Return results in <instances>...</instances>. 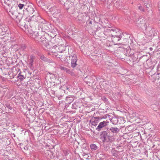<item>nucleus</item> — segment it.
Here are the masks:
<instances>
[{
  "instance_id": "nucleus-1",
  "label": "nucleus",
  "mask_w": 160,
  "mask_h": 160,
  "mask_svg": "<svg viewBox=\"0 0 160 160\" xmlns=\"http://www.w3.org/2000/svg\"><path fill=\"white\" fill-rule=\"evenodd\" d=\"M105 35L109 36H111L112 41H119L122 37V32L120 30L118 29H112L109 28L105 30L104 32Z\"/></svg>"
},
{
  "instance_id": "nucleus-2",
  "label": "nucleus",
  "mask_w": 160,
  "mask_h": 160,
  "mask_svg": "<svg viewBox=\"0 0 160 160\" xmlns=\"http://www.w3.org/2000/svg\"><path fill=\"white\" fill-rule=\"evenodd\" d=\"M8 14L17 22H19L22 19L21 15L18 12L15 8L12 7Z\"/></svg>"
},
{
  "instance_id": "nucleus-3",
  "label": "nucleus",
  "mask_w": 160,
  "mask_h": 160,
  "mask_svg": "<svg viewBox=\"0 0 160 160\" xmlns=\"http://www.w3.org/2000/svg\"><path fill=\"white\" fill-rule=\"evenodd\" d=\"M24 8L25 9V10L24 11V13L29 16L32 14L34 12V6L31 3L27 4L26 7H25Z\"/></svg>"
},
{
  "instance_id": "nucleus-4",
  "label": "nucleus",
  "mask_w": 160,
  "mask_h": 160,
  "mask_svg": "<svg viewBox=\"0 0 160 160\" xmlns=\"http://www.w3.org/2000/svg\"><path fill=\"white\" fill-rule=\"evenodd\" d=\"M30 37H32L34 39H36V40L40 42H42L45 46H46L47 44V39L46 38H41V36L39 35L38 32L37 34L35 33V34H32Z\"/></svg>"
},
{
  "instance_id": "nucleus-5",
  "label": "nucleus",
  "mask_w": 160,
  "mask_h": 160,
  "mask_svg": "<svg viewBox=\"0 0 160 160\" xmlns=\"http://www.w3.org/2000/svg\"><path fill=\"white\" fill-rule=\"evenodd\" d=\"M36 57L33 55H31L30 56L29 61V67L32 70H33V62L36 59Z\"/></svg>"
},
{
  "instance_id": "nucleus-6",
  "label": "nucleus",
  "mask_w": 160,
  "mask_h": 160,
  "mask_svg": "<svg viewBox=\"0 0 160 160\" xmlns=\"http://www.w3.org/2000/svg\"><path fill=\"white\" fill-rule=\"evenodd\" d=\"M109 123V122L108 120L104 121L102 122H100L98 126L96 128V129L98 131H100L102 128L105 126L107 125Z\"/></svg>"
},
{
  "instance_id": "nucleus-7",
  "label": "nucleus",
  "mask_w": 160,
  "mask_h": 160,
  "mask_svg": "<svg viewBox=\"0 0 160 160\" xmlns=\"http://www.w3.org/2000/svg\"><path fill=\"white\" fill-rule=\"evenodd\" d=\"M94 78L95 77L94 76H87L84 79V81L88 85L90 86L91 83H93Z\"/></svg>"
},
{
  "instance_id": "nucleus-8",
  "label": "nucleus",
  "mask_w": 160,
  "mask_h": 160,
  "mask_svg": "<svg viewBox=\"0 0 160 160\" xmlns=\"http://www.w3.org/2000/svg\"><path fill=\"white\" fill-rule=\"evenodd\" d=\"M72 58L71 60V66L74 68L76 67L77 64L76 62L77 61V58L76 55L73 54L72 55Z\"/></svg>"
},
{
  "instance_id": "nucleus-9",
  "label": "nucleus",
  "mask_w": 160,
  "mask_h": 160,
  "mask_svg": "<svg viewBox=\"0 0 160 160\" xmlns=\"http://www.w3.org/2000/svg\"><path fill=\"white\" fill-rule=\"evenodd\" d=\"M59 53H62L65 50V47L62 45H60L58 46H56L54 48Z\"/></svg>"
},
{
  "instance_id": "nucleus-10",
  "label": "nucleus",
  "mask_w": 160,
  "mask_h": 160,
  "mask_svg": "<svg viewBox=\"0 0 160 160\" xmlns=\"http://www.w3.org/2000/svg\"><path fill=\"white\" fill-rule=\"evenodd\" d=\"M45 156H46L48 158H50L51 159H53L54 156H53L52 152L50 151H47L45 153Z\"/></svg>"
},
{
  "instance_id": "nucleus-11",
  "label": "nucleus",
  "mask_w": 160,
  "mask_h": 160,
  "mask_svg": "<svg viewBox=\"0 0 160 160\" xmlns=\"http://www.w3.org/2000/svg\"><path fill=\"white\" fill-rule=\"evenodd\" d=\"M109 130L113 133H117L120 131V129L117 127H111Z\"/></svg>"
},
{
  "instance_id": "nucleus-12",
  "label": "nucleus",
  "mask_w": 160,
  "mask_h": 160,
  "mask_svg": "<svg viewBox=\"0 0 160 160\" xmlns=\"http://www.w3.org/2000/svg\"><path fill=\"white\" fill-rule=\"evenodd\" d=\"M97 118L94 117L92 119L90 120V122L91 124L93 126H96L97 125L98 121L97 119Z\"/></svg>"
},
{
  "instance_id": "nucleus-13",
  "label": "nucleus",
  "mask_w": 160,
  "mask_h": 160,
  "mask_svg": "<svg viewBox=\"0 0 160 160\" xmlns=\"http://www.w3.org/2000/svg\"><path fill=\"white\" fill-rule=\"evenodd\" d=\"M40 58L41 60L44 61L49 63L52 62V60L45 57L43 55H41Z\"/></svg>"
},
{
  "instance_id": "nucleus-14",
  "label": "nucleus",
  "mask_w": 160,
  "mask_h": 160,
  "mask_svg": "<svg viewBox=\"0 0 160 160\" xmlns=\"http://www.w3.org/2000/svg\"><path fill=\"white\" fill-rule=\"evenodd\" d=\"M142 22L143 23H142L141 26L142 28H143L144 29H146L148 26V23L147 21L145 20H142Z\"/></svg>"
},
{
  "instance_id": "nucleus-15",
  "label": "nucleus",
  "mask_w": 160,
  "mask_h": 160,
  "mask_svg": "<svg viewBox=\"0 0 160 160\" xmlns=\"http://www.w3.org/2000/svg\"><path fill=\"white\" fill-rule=\"evenodd\" d=\"M110 121L113 124H116L118 122V118L115 117H112L110 119Z\"/></svg>"
},
{
  "instance_id": "nucleus-16",
  "label": "nucleus",
  "mask_w": 160,
  "mask_h": 160,
  "mask_svg": "<svg viewBox=\"0 0 160 160\" xmlns=\"http://www.w3.org/2000/svg\"><path fill=\"white\" fill-rule=\"evenodd\" d=\"M118 151H116L114 149H112L111 151L112 154L116 157H117L118 156Z\"/></svg>"
},
{
  "instance_id": "nucleus-17",
  "label": "nucleus",
  "mask_w": 160,
  "mask_h": 160,
  "mask_svg": "<svg viewBox=\"0 0 160 160\" xmlns=\"http://www.w3.org/2000/svg\"><path fill=\"white\" fill-rule=\"evenodd\" d=\"M28 35H29L30 37L32 34H35V33H36V34L38 33V32L33 31L30 28H28Z\"/></svg>"
},
{
  "instance_id": "nucleus-18",
  "label": "nucleus",
  "mask_w": 160,
  "mask_h": 160,
  "mask_svg": "<svg viewBox=\"0 0 160 160\" xmlns=\"http://www.w3.org/2000/svg\"><path fill=\"white\" fill-rule=\"evenodd\" d=\"M74 98L71 96H68L66 97V100L69 103H71L74 100Z\"/></svg>"
},
{
  "instance_id": "nucleus-19",
  "label": "nucleus",
  "mask_w": 160,
  "mask_h": 160,
  "mask_svg": "<svg viewBox=\"0 0 160 160\" xmlns=\"http://www.w3.org/2000/svg\"><path fill=\"white\" fill-rule=\"evenodd\" d=\"M90 148L92 151H95L98 149V147L95 144H92L90 145Z\"/></svg>"
},
{
  "instance_id": "nucleus-20",
  "label": "nucleus",
  "mask_w": 160,
  "mask_h": 160,
  "mask_svg": "<svg viewBox=\"0 0 160 160\" xmlns=\"http://www.w3.org/2000/svg\"><path fill=\"white\" fill-rule=\"evenodd\" d=\"M56 8V7L54 6L49 8V10L50 12H52V14L54 15L56 13V11L57 10Z\"/></svg>"
},
{
  "instance_id": "nucleus-21",
  "label": "nucleus",
  "mask_w": 160,
  "mask_h": 160,
  "mask_svg": "<svg viewBox=\"0 0 160 160\" xmlns=\"http://www.w3.org/2000/svg\"><path fill=\"white\" fill-rule=\"evenodd\" d=\"M18 79H20L21 81H23V79L24 78H25L23 75L21 74V73H20L18 74Z\"/></svg>"
},
{
  "instance_id": "nucleus-22",
  "label": "nucleus",
  "mask_w": 160,
  "mask_h": 160,
  "mask_svg": "<svg viewBox=\"0 0 160 160\" xmlns=\"http://www.w3.org/2000/svg\"><path fill=\"white\" fill-rule=\"evenodd\" d=\"M26 49V46L25 44H22L20 46L19 49L22 51H25Z\"/></svg>"
},
{
  "instance_id": "nucleus-23",
  "label": "nucleus",
  "mask_w": 160,
  "mask_h": 160,
  "mask_svg": "<svg viewBox=\"0 0 160 160\" xmlns=\"http://www.w3.org/2000/svg\"><path fill=\"white\" fill-rule=\"evenodd\" d=\"M18 7L20 9H21L22 8L24 7V8L25 7H26V5H25L23 4H19L18 5Z\"/></svg>"
},
{
  "instance_id": "nucleus-24",
  "label": "nucleus",
  "mask_w": 160,
  "mask_h": 160,
  "mask_svg": "<svg viewBox=\"0 0 160 160\" xmlns=\"http://www.w3.org/2000/svg\"><path fill=\"white\" fill-rule=\"evenodd\" d=\"M78 102H75L72 104V107L74 108H77L78 107Z\"/></svg>"
},
{
  "instance_id": "nucleus-25",
  "label": "nucleus",
  "mask_w": 160,
  "mask_h": 160,
  "mask_svg": "<svg viewBox=\"0 0 160 160\" xmlns=\"http://www.w3.org/2000/svg\"><path fill=\"white\" fill-rule=\"evenodd\" d=\"M49 75L50 78H51L54 79V78H55V76L53 74L49 73Z\"/></svg>"
},
{
  "instance_id": "nucleus-26",
  "label": "nucleus",
  "mask_w": 160,
  "mask_h": 160,
  "mask_svg": "<svg viewBox=\"0 0 160 160\" xmlns=\"http://www.w3.org/2000/svg\"><path fill=\"white\" fill-rule=\"evenodd\" d=\"M65 2H66V0H61V1H60V3L62 4H64V5H65V4L66 5H67L68 4V3L69 2V1H68L67 2V3H64Z\"/></svg>"
},
{
  "instance_id": "nucleus-27",
  "label": "nucleus",
  "mask_w": 160,
  "mask_h": 160,
  "mask_svg": "<svg viewBox=\"0 0 160 160\" xmlns=\"http://www.w3.org/2000/svg\"><path fill=\"white\" fill-rule=\"evenodd\" d=\"M67 73L71 74L72 76H74L75 75L74 73L70 69L68 70Z\"/></svg>"
},
{
  "instance_id": "nucleus-28",
  "label": "nucleus",
  "mask_w": 160,
  "mask_h": 160,
  "mask_svg": "<svg viewBox=\"0 0 160 160\" xmlns=\"http://www.w3.org/2000/svg\"><path fill=\"white\" fill-rule=\"evenodd\" d=\"M133 57V55L130 56H128V58H126V59L127 60H129L130 61H131L132 60H133H133L132 59V57Z\"/></svg>"
},
{
  "instance_id": "nucleus-29",
  "label": "nucleus",
  "mask_w": 160,
  "mask_h": 160,
  "mask_svg": "<svg viewBox=\"0 0 160 160\" xmlns=\"http://www.w3.org/2000/svg\"><path fill=\"white\" fill-rule=\"evenodd\" d=\"M138 9L142 11H144V9L143 8V7L141 6H138Z\"/></svg>"
},
{
  "instance_id": "nucleus-30",
  "label": "nucleus",
  "mask_w": 160,
  "mask_h": 160,
  "mask_svg": "<svg viewBox=\"0 0 160 160\" xmlns=\"http://www.w3.org/2000/svg\"><path fill=\"white\" fill-rule=\"evenodd\" d=\"M41 18V17L39 16L38 15L37 17V18L35 19V20H34L35 21H38V20H40V19Z\"/></svg>"
},
{
  "instance_id": "nucleus-31",
  "label": "nucleus",
  "mask_w": 160,
  "mask_h": 160,
  "mask_svg": "<svg viewBox=\"0 0 160 160\" xmlns=\"http://www.w3.org/2000/svg\"><path fill=\"white\" fill-rule=\"evenodd\" d=\"M6 106L7 108H8L9 109L11 110L12 109V107L10 106L9 104H7L6 105Z\"/></svg>"
},
{
  "instance_id": "nucleus-32",
  "label": "nucleus",
  "mask_w": 160,
  "mask_h": 160,
  "mask_svg": "<svg viewBox=\"0 0 160 160\" xmlns=\"http://www.w3.org/2000/svg\"><path fill=\"white\" fill-rule=\"evenodd\" d=\"M66 68L62 66H61L60 67V69H61V70H63L64 71L65 70H66Z\"/></svg>"
},
{
  "instance_id": "nucleus-33",
  "label": "nucleus",
  "mask_w": 160,
  "mask_h": 160,
  "mask_svg": "<svg viewBox=\"0 0 160 160\" xmlns=\"http://www.w3.org/2000/svg\"><path fill=\"white\" fill-rule=\"evenodd\" d=\"M144 5H145L147 8H148L150 6V5L149 4H147L145 5V3H144Z\"/></svg>"
},
{
  "instance_id": "nucleus-34",
  "label": "nucleus",
  "mask_w": 160,
  "mask_h": 160,
  "mask_svg": "<svg viewBox=\"0 0 160 160\" xmlns=\"http://www.w3.org/2000/svg\"><path fill=\"white\" fill-rule=\"evenodd\" d=\"M103 137L104 138V140H106V135H103Z\"/></svg>"
},
{
  "instance_id": "nucleus-35",
  "label": "nucleus",
  "mask_w": 160,
  "mask_h": 160,
  "mask_svg": "<svg viewBox=\"0 0 160 160\" xmlns=\"http://www.w3.org/2000/svg\"><path fill=\"white\" fill-rule=\"evenodd\" d=\"M69 69H68L67 68H66V70H65L64 71L66 72L67 73L68 72V71Z\"/></svg>"
},
{
  "instance_id": "nucleus-36",
  "label": "nucleus",
  "mask_w": 160,
  "mask_h": 160,
  "mask_svg": "<svg viewBox=\"0 0 160 160\" xmlns=\"http://www.w3.org/2000/svg\"><path fill=\"white\" fill-rule=\"evenodd\" d=\"M149 49H150L151 51V50H152V48H149Z\"/></svg>"
},
{
  "instance_id": "nucleus-37",
  "label": "nucleus",
  "mask_w": 160,
  "mask_h": 160,
  "mask_svg": "<svg viewBox=\"0 0 160 160\" xmlns=\"http://www.w3.org/2000/svg\"><path fill=\"white\" fill-rule=\"evenodd\" d=\"M35 17H36L34 15H33L32 17V19L33 18H34Z\"/></svg>"
},
{
  "instance_id": "nucleus-38",
  "label": "nucleus",
  "mask_w": 160,
  "mask_h": 160,
  "mask_svg": "<svg viewBox=\"0 0 160 160\" xmlns=\"http://www.w3.org/2000/svg\"><path fill=\"white\" fill-rule=\"evenodd\" d=\"M108 101V99L107 98H105V101L107 102Z\"/></svg>"
},
{
  "instance_id": "nucleus-39",
  "label": "nucleus",
  "mask_w": 160,
  "mask_h": 160,
  "mask_svg": "<svg viewBox=\"0 0 160 160\" xmlns=\"http://www.w3.org/2000/svg\"><path fill=\"white\" fill-rule=\"evenodd\" d=\"M158 105H160V99L159 100V101Z\"/></svg>"
},
{
  "instance_id": "nucleus-40",
  "label": "nucleus",
  "mask_w": 160,
  "mask_h": 160,
  "mask_svg": "<svg viewBox=\"0 0 160 160\" xmlns=\"http://www.w3.org/2000/svg\"><path fill=\"white\" fill-rule=\"evenodd\" d=\"M79 20V21H82V19H78Z\"/></svg>"
},
{
  "instance_id": "nucleus-41",
  "label": "nucleus",
  "mask_w": 160,
  "mask_h": 160,
  "mask_svg": "<svg viewBox=\"0 0 160 160\" xmlns=\"http://www.w3.org/2000/svg\"><path fill=\"white\" fill-rule=\"evenodd\" d=\"M48 54H50V55H51V54L50 53H49V52H48Z\"/></svg>"
},
{
  "instance_id": "nucleus-42",
  "label": "nucleus",
  "mask_w": 160,
  "mask_h": 160,
  "mask_svg": "<svg viewBox=\"0 0 160 160\" xmlns=\"http://www.w3.org/2000/svg\"><path fill=\"white\" fill-rule=\"evenodd\" d=\"M4 2H5V3H6H6H6V2H5V0H4Z\"/></svg>"
},
{
  "instance_id": "nucleus-43",
  "label": "nucleus",
  "mask_w": 160,
  "mask_h": 160,
  "mask_svg": "<svg viewBox=\"0 0 160 160\" xmlns=\"http://www.w3.org/2000/svg\"><path fill=\"white\" fill-rule=\"evenodd\" d=\"M108 129H109V128H108L107 129V130H108Z\"/></svg>"
},
{
  "instance_id": "nucleus-44",
  "label": "nucleus",
  "mask_w": 160,
  "mask_h": 160,
  "mask_svg": "<svg viewBox=\"0 0 160 160\" xmlns=\"http://www.w3.org/2000/svg\"><path fill=\"white\" fill-rule=\"evenodd\" d=\"M131 3H132V4H133V2H132Z\"/></svg>"
}]
</instances>
